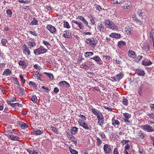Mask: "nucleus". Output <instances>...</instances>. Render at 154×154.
Returning <instances> with one entry per match:
<instances>
[{
	"instance_id": "5701e85b",
	"label": "nucleus",
	"mask_w": 154,
	"mask_h": 154,
	"mask_svg": "<svg viewBox=\"0 0 154 154\" xmlns=\"http://www.w3.org/2000/svg\"><path fill=\"white\" fill-rule=\"evenodd\" d=\"M132 18L133 20L136 21L137 23H138V25L140 26H141L142 25L141 22L138 20L137 18V17L135 15H132Z\"/></svg>"
},
{
	"instance_id": "c85d7f7f",
	"label": "nucleus",
	"mask_w": 154,
	"mask_h": 154,
	"mask_svg": "<svg viewBox=\"0 0 154 154\" xmlns=\"http://www.w3.org/2000/svg\"><path fill=\"white\" fill-rule=\"evenodd\" d=\"M98 124L100 126H101L104 123V117L101 118L98 120Z\"/></svg>"
},
{
	"instance_id": "8fccbe9b",
	"label": "nucleus",
	"mask_w": 154,
	"mask_h": 154,
	"mask_svg": "<svg viewBox=\"0 0 154 154\" xmlns=\"http://www.w3.org/2000/svg\"><path fill=\"white\" fill-rule=\"evenodd\" d=\"M91 111L94 115H97L99 113V111L97 112V110L94 108L92 109Z\"/></svg>"
},
{
	"instance_id": "a878e982",
	"label": "nucleus",
	"mask_w": 154,
	"mask_h": 154,
	"mask_svg": "<svg viewBox=\"0 0 154 154\" xmlns=\"http://www.w3.org/2000/svg\"><path fill=\"white\" fill-rule=\"evenodd\" d=\"M114 60L117 64H120L122 63L121 58L119 57L116 56L115 58L114 59Z\"/></svg>"
},
{
	"instance_id": "69168bd1",
	"label": "nucleus",
	"mask_w": 154,
	"mask_h": 154,
	"mask_svg": "<svg viewBox=\"0 0 154 154\" xmlns=\"http://www.w3.org/2000/svg\"><path fill=\"white\" fill-rule=\"evenodd\" d=\"M96 10L100 12L102 10V8L99 5H97L96 7Z\"/></svg>"
},
{
	"instance_id": "aec40b11",
	"label": "nucleus",
	"mask_w": 154,
	"mask_h": 154,
	"mask_svg": "<svg viewBox=\"0 0 154 154\" xmlns=\"http://www.w3.org/2000/svg\"><path fill=\"white\" fill-rule=\"evenodd\" d=\"M12 73L11 71L8 69H5L3 73V75L6 76L10 75Z\"/></svg>"
},
{
	"instance_id": "b1692460",
	"label": "nucleus",
	"mask_w": 154,
	"mask_h": 154,
	"mask_svg": "<svg viewBox=\"0 0 154 154\" xmlns=\"http://www.w3.org/2000/svg\"><path fill=\"white\" fill-rule=\"evenodd\" d=\"M9 138L11 140L14 141L18 140L19 139V138L18 137L14 135H10Z\"/></svg>"
},
{
	"instance_id": "58836bf2",
	"label": "nucleus",
	"mask_w": 154,
	"mask_h": 154,
	"mask_svg": "<svg viewBox=\"0 0 154 154\" xmlns=\"http://www.w3.org/2000/svg\"><path fill=\"white\" fill-rule=\"evenodd\" d=\"M69 151L72 154H78V152L75 150L73 149L71 147L69 148Z\"/></svg>"
},
{
	"instance_id": "f8f14e48",
	"label": "nucleus",
	"mask_w": 154,
	"mask_h": 154,
	"mask_svg": "<svg viewBox=\"0 0 154 154\" xmlns=\"http://www.w3.org/2000/svg\"><path fill=\"white\" fill-rule=\"evenodd\" d=\"M112 124L114 126H115L116 125H119L120 123L119 121L116 119L115 117L114 116L112 119Z\"/></svg>"
},
{
	"instance_id": "603ef678",
	"label": "nucleus",
	"mask_w": 154,
	"mask_h": 154,
	"mask_svg": "<svg viewBox=\"0 0 154 154\" xmlns=\"http://www.w3.org/2000/svg\"><path fill=\"white\" fill-rule=\"evenodd\" d=\"M86 120L81 119H79V120L78 121V123L79 125L80 126L81 125H82V124L85 123V121Z\"/></svg>"
},
{
	"instance_id": "39448f33",
	"label": "nucleus",
	"mask_w": 154,
	"mask_h": 154,
	"mask_svg": "<svg viewBox=\"0 0 154 154\" xmlns=\"http://www.w3.org/2000/svg\"><path fill=\"white\" fill-rule=\"evenodd\" d=\"M46 28L52 34H55L57 33V29L56 28L51 25H47L46 26Z\"/></svg>"
},
{
	"instance_id": "f257e3e1",
	"label": "nucleus",
	"mask_w": 154,
	"mask_h": 154,
	"mask_svg": "<svg viewBox=\"0 0 154 154\" xmlns=\"http://www.w3.org/2000/svg\"><path fill=\"white\" fill-rule=\"evenodd\" d=\"M85 42L87 44L89 45L93 48H94L97 43L98 41L95 38L92 37L86 39Z\"/></svg>"
},
{
	"instance_id": "7ed1b4c3",
	"label": "nucleus",
	"mask_w": 154,
	"mask_h": 154,
	"mask_svg": "<svg viewBox=\"0 0 154 154\" xmlns=\"http://www.w3.org/2000/svg\"><path fill=\"white\" fill-rule=\"evenodd\" d=\"M105 24L107 25L108 27L111 29L115 30L118 29L117 27L112 21L106 20L105 21Z\"/></svg>"
},
{
	"instance_id": "72a5a7b5",
	"label": "nucleus",
	"mask_w": 154,
	"mask_h": 154,
	"mask_svg": "<svg viewBox=\"0 0 154 154\" xmlns=\"http://www.w3.org/2000/svg\"><path fill=\"white\" fill-rule=\"evenodd\" d=\"M80 126L83 127L85 130H89V128L88 127V124L85 123L82 124V125H81Z\"/></svg>"
},
{
	"instance_id": "412c9836",
	"label": "nucleus",
	"mask_w": 154,
	"mask_h": 154,
	"mask_svg": "<svg viewBox=\"0 0 154 154\" xmlns=\"http://www.w3.org/2000/svg\"><path fill=\"white\" fill-rule=\"evenodd\" d=\"M78 128L75 127H73L70 130V131L72 134H75L78 132Z\"/></svg>"
},
{
	"instance_id": "20e7f679",
	"label": "nucleus",
	"mask_w": 154,
	"mask_h": 154,
	"mask_svg": "<svg viewBox=\"0 0 154 154\" xmlns=\"http://www.w3.org/2000/svg\"><path fill=\"white\" fill-rule=\"evenodd\" d=\"M141 128L143 130L148 132L154 131V128L148 124L142 126Z\"/></svg>"
},
{
	"instance_id": "c9c22d12",
	"label": "nucleus",
	"mask_w": 154,
	"mask_h": 154,
	"mask_svg": "<svg viewBox=\"0 0 154 154\" xmlns=\"http://www.w3.org/2000/svg\"><path fill=\"white\" fill-rule=\"evenodd\" d=\"M43 133V131L40 130L34 131L33 133L36 135H40Z\"/></svg>"
},
{
	"instance_id": "e433bc0d",
	"label": "nucleus",
	"mask_w": 154,
	"mask_h": 154,
	"mask_svg": "<svg viewBox=\"0 0 154 154\" xmlns=\"http://www.w3.org/2000/svg\"><path fill=\"white\" fill-rule=\"evenodd\" d=\"M29 85H31L32 87H34L36 89L37 88V86L34 82L30 81L29 83Z\"/></svg>"
},
{
	"instance_id": "9d476101",
	"label": "nucleus",
	"mask_w": 154,
	"mask_h": 154,
	"mask_svg": "<svg viewBox=\"0 0 154 154\" xmlns=\"http://www.w3.org/2000/svg\"><path fill=\"white\" fill-rule=\"evenodd\" d=\"M135 73L138 75L140 76H143L145 75L144 71L141 69L138 68L136 69Z\"/></svg>"
},
{
	"instance_id": "4c0bfd02",
	"label": "nucleus",
	"mask_w": 154,
	"mask_h": 154,
	"mask_svg": "<svg viewBox=\"0 0 154 154\" xmlns=\"http://www.w3.org/2000/svg\"><path fill=\"white\" fill-rule=\"evenodd\" d=\"M27 44L32 47H33L36 46L35 42L34 41L28 42Z\"/></svg>"
},
{
	"instance_id": "473e14b6",
	"label": "nucleus",
	"mask_w": 154,
	"mask_h": 154,
	"mask_svg": "<svg viewBox=\"0 0 154 154\" xmlns=\"http://www.w3.org/2000/svg\"><path fill=\"white\" fill-rule=\"evenodd\" d=\"M125 30L126 34L128 35L131 34V29L129 26L126 27L125 29Z\"/></svg>"
},
{
	"instance_id": "6ab92c4d",
	"label": "nucleus",
	"mask_w": 154,
	"mask_h": 154,
	"mask_svg": "<svg viewBox=\"0 0 154 154\" xmlns=\"http://www.w3.org/2000/svg\"><path fill=\"white\" fill-rule=\"evenodd\" d=\"M143 49L144 51H148L149 49V45L147 43H144L143 45Z\"/></svg>"
},
{
	"instance_id": "1a4fd4ad",
	"label": "nucleus",
	"mask_w": 154,
	"mask_h": 154,
	"mask_svg": "<svg viewBox=\"0 0 154 154\" xmlns=\"http://www.w3.org/2000/svg\"><path fill=\"white\" fill-rule=\"evenodd\" d=\"M91 59L94 60L99 65H102L103 64L102 61L98 56H95L93 58H91Z\"/></svg>"
},
{
	"instance_id": "e2e57ef3",
	"label": "nucleus",
	"mask_w": 154,
	"mask_h": 154,
	"mask_svg": "<svg viewBox=\"0 0 154 154\" xmlns=\"http://www.w3.org/2000/svg\"><path fill=\"white\" fill-rule=\"evenodd\" d=\"M142 56H139L136 58L135 61L137 62H138L141 59Z\"/></svg>"
},
{
	"instance_id": "3c124183",
	"label": "nucleus",
	"mask_w": 154,
	"mask_h": 154,
	"mask_svg": "<svg viewBox=\"0 0 154 154\" xmlns=\"http://www.w3.org/2000/svg\"><path fill=\"white\" fill-rule=\"evenodd\" d=\"M50 128L51 130L54 132H57L58 131L57 129L54 127L50 126Z\"/></svg>"
},
{
	"instance_id": "f03ea898",
	"label": "nucleus",
	"mask_w": 154,
	"mask_h": 154,
	"mask_svg": "<svg viewBox=\"0 0 154 154\" xmlns=\"http://www.w3.org/2000/svg\"><path fill=\"white\" fill-rule=\"evenodd\" d=\"M47 50L42 46H40L39 48L35 49L34 53L36 55H39L42 54H43L47 52Z\"/></svg>"
},
{
	"instance_id": "f3484780",
	"label": "nucleus",
	"mask_w": 154,
	"mask_h": 154,
	"mask_svg": "<svg viewBox=\"0 0 154 154\" xmlns=\"http://www.w3.org/2000/svg\"><path fill=\"white\" fill-rule=\"evenodd\" d=\"M109 36L112 38H120V34L116 33H112Z\"/></svg>"
},
{
	"instance_id": "2f4dec72",
	"label": "nucleus",
	"mask_w": 154,
	"mask_h": 154,
	"mask_svg": "<svg viewBox=\"0 0 154 154\" xmlns=\"http://www.w3.org/2000/svg\"><path fill=\"white\" fill-rule=\"evenodd\" d=\"M30 24L32 25H37L38 24V22L35 18L34 17L33 20L30 23Z\"/></svg>"
},
{
	"instance_id": "a211bd4d",
	"label": "nucleus",
	"mask_w": 154,
	"mask_h": 154,
	"mask_svg": "<svg viewBox=\"0 0 154 154\" xmlns=\"http://www.w3.org/2000/svg\"><path fill=\"white\" fill-rule=\"evenodd\" d=\"M20 66H22V68L24 69L26 67V65L25 63V61L21 60L18 62Z\"/></svg>"
},
{
	"instance_id": "6e6d98bb",
	"label": "nucleus",
	"mask_w": 154,
	"mask_h": 154,
	"mask_svg": "<svg viewBox=\"0 0 154 154\" xmlns=\"http://www.w3.org/2000/svg\"><path fill=\"white\" fill-rule=\"evenodd\" d=\"M96 116L98 120L99 119L101 118H102L103 117V115L100 111H99V113Z\"/></svg>"
},
{
	"instance_id": "09e8293b",
	"label": "nucleus",
	"mask_w": 154,
	"mask_h": 154,
	"mask_svg": "<svg viewBox=\"0 0 154 154\" xmlns=\"http://www.w3.org/2000/svg\"><path fill=\"white\" fill-rule=\"evenodd\" d=\"M123 118H131V114L128 113H123Z\"/></svg>"
},
{
	"instance_id": "680f3d73",
	"label": "nucleus",
	"mask_w": 154,
	"mask_h": 154,
	"mask_svg": "<svg viewBox=\"0 0 154 154\" xmlns=\"http://www.w3.org/2000/svg\"><path fill=\"white\" fill-rule=\"evenodd\" d=\"M147 115L149 116L151 119H154V114L153 113H148Z\"/></svg>"
},
{
	"instance_id": "5fc2aeb1",
	"label": "nucleus",
	"mask_w": 154,
	"mask_h": 154,
	"mask_svg": "<svg viewBox=\"0 0 154 154\" xmlns=\"http://www.w3.org/2000/svg\"><path fill=\"white\" fill-rule=\"evenodd\" d=\"M28 125L26 123H23L21 125V127L22 129H24L28 128Z\"/></svg>"
},
{
	"instance_id": "cd10ccee",
	"label": "nucleus",
	"mask_w": 154,
	"mask_h": 154,
	"mask_svg": "<svg viewBox=\"0 0 154 154\" xmlns=\"http://www.w3.org/2000/svg\"><path fill=\"white\" fill-rule=\"evenodd\" d=\"M122 104L126 106L128 105V100L125 98H123L122 99Z\"/></svg>"
},
{
	"instance_id": "864d4df0",
	"label": "nucleus",
	"mask_w": 154,
	"mask_h": 154,
	"mask_svg": "<svg viewBox=\"0 0 154 154\" xmlns=\"http://www.w3.org/2000/svg\"><path fill=\"white\" fill-rule=\"evenodd\" d=\"M124 122L128 125H131V122L129 119H123Z\"/></svg>"
},
{
	"instance_id": "4468645a",
	"label": "nucleus",
	"mask_w": 154,
	"mask_h": 154,
	"mask_svg": "<svg viewBox=\"0 0 154 154\" xmlns=\"http://www.w3.org/2000/svg\"><path fill=\"white\" fill-rule=\"evenodd\" d=\"M72 22L76 24L77 27H79L80 29H82L84 28V26L82 24V23L81 22H78L77 21L75 20H73Z\"/></svg>"
},
{
	"instance_id": "13d9d810",
	"label": "nucleus",
	"mask_w": 154,
	"mask_h": 154,
	"mask_svg": "<svg viewBox=\"0 0 154 154\" xmlns=\"http://www.w3.org/2000/svg\"><path fill=\"white\" fill-rule=\"evenodd\" d=\"M80 67V68H84L85 69H86L88 67L87 65L83 63L81 65Z\"/></svg>"
},
{
	"instance_id": "ddd939ff",
	"label": "nucleus",
	"mask_w": 154,
	"mask_h": 154,
	"mask_svg": "<svg viewBox=\"0 0 154 154\" xmlns=\"http://www.w3.org/2000/svg\"><path fill=\"white\" fill-rule=\"evenodd\" d=\"M128 54L130 58L133 59H134L137 57L136 53L132 50H129L128 51Z\"/></svg>"
},
{
	"instance_id": "423d86ee",
	"label": "nucleus",
	"mask_w": 154,
	"mask_h": 154,
	"mask_svg": "<svg viewBox=\"0 0 154 154\" xmlns=\"http://www.w3.org/2000/svg\"><path fill=\"white\" fill-rule=\"evenodd\" d=\"M72 135V134H71L69 132L66 131V135L68 139L73 142L76 145V143H77V141L75 140V138Z\"/></svg>"
},
{
	"instance_id": "7c9ffc66",
	"label": "nucleus",
	"mask_w": 154,
	"mask_h": 154,
	"mask_svg": "<svg viewBox=\"0 0 154 154\" xmlns=\"http://www.w3.org/2000/svg\"><path fill=\"white\" fill-rule=\"evenodd\" d=\"M94 54V53L92 52H87L85 53V56L87 57H91Z\"/></svg>"
},
{
	"instance_id": "c756f323",
	"label": "nucleus",
	"mask_w": 154,
	"mask_h": 154,
	"mask_svg": "<svg viewBox=\"0 0 154 154\" xmlns=\"http://www.w3.org/2000/svg\"><path fill=\"white\" fill-rule=\"evenodd\" d=\"M27 151L29 154H37L38 153L36 150L34 149L31 150L29 149H28L27 150Z\"/></svg>"
},
{
	"instance_id": "49530a36",
	"label": "nucleus",
	"mask_w": 154,
	"mask_h": 154,
	"mask_svg": "<svg viewBox=\"0 0 154 154\" xmlns=\"http://www.w3.org/2000/svg\"><path fill=\"white\" fill-rule=\"evenodd\" d=\"M6 13L7 15L10 17H11L12 15V12L11 9H8L6 10Z\"/></svg>"
},
{
	"instance_id": "4d7b16f0",
	"label": "nucleus",
	"mask_w": 154,
	"mask_h": 154,
	"mask_svg": "<svg viewBox=\"0 0 154 154\" xmlns=\"http://www.w3.org/2000/svg\"><path fill=\"white\" fill-rule=\"evenodd\" d=\"M28 32L33 35L35 36H37V34L35 31H29Z\"/></svg>"
},
{
	"instance_id": "338daca9",
	"label": "nucleus",
	"mask_w": 154,
	"mask_h": 154,
	"mask_svg": "<svg viewBox=\"0 0 154 154\" xmlns=\"http://www.w3.org/2000/svg\"><path fill=\"white\" fill-rule=\"evenodd\" d=\"M33 67L36 70L40 69V66L37 64H35L33 66Z\"/></svg>"
},
{
	"instance_id": "0e129e2a",
	"label": "nucleus",
	"mask_w": 154,
	"mask_h": 154,
	"mask_svg": "<svg viewBox=\"0 0 154 154\" xmlns=\"http://www.w3.org/2000/svg\"><path fill=\"white\" fill-rule=\"evenodd\" d=\"M99 134L101 137L102 139H105L106 138V136L103 132H100Z\"/></svg>"
},
{
	"instance_id": "9b49d317",
	"label": "nucleus",
	"mask_w": 154,
	"mask_h": 154,
	"mask_svg": "<svg viewBox=\"0 0 154 154\" xmlns=\"http://www.w3.org/2000/svg\"><path fill=\"white\" fill-rule=\"evenodd\" d=\"M65 33L63 35V36L65 38H72V36L71 32L69 30H66L65 31Z\"/></svg>"
},
{
	"instance_id": "dca6fc26",
	"label": "nucleus",
	"mask_w": 154,
	"mask_h": 154,
	"mask_svg": "<svg viewBox=\"0 0 154 154\" xmlns=\"http://www.w3.org/2000/svg\"><path fill=\"white\" fill-rule=\"evenodd\" d=\"M145 134L140 131L137 133V137L139 139H143L145 137Z\"/></svg>"
},
{
	"instance_id": "ea45409f",
	"label": "nucleus",
	"mask_w": 154,
	"mask_h": 154,
	"mask_svg": "<svg viewBox=\"0 0 154 154\" xmlns=\"http://www.w3.org/2000/svg\"><path fill=\"white\" fill-rule=\"evenodd\" d=\"M63 27L67 29L70 28V26L68 23L67 21H64L63 24Z\"/></svg>"
},
{
	"instance_id": "37998d69",
	"label": "nucleus",
	"mask_w": 154,
	"mask_h": 154,
	"mask_svg": "<svg viewBox=\"0 0 154 154\" xmlns=\"http://www.w3.org/2000/svg\"><path fill=\"white\" fill-rule=\"evenodd\" d=\"M96 140L97 141V146H100L102 143L101 139L99 137H97L96 139Z\"/></svg>"
},
{
	"instance_id": "774afa93",
	"label": "nucleus",
	"mask_w": 154,
	"mask_h": 154,
	"mask_svg": "<svg viewBox=\"0 0 154 154\" xmlns=\"http://www.w3.org/2000/svg\"><path fill=\"white\" fill-rule=\"evenodd\" d=\"M65 83H66V81H62L61 82L59 83V84L60 86H63L65 85Z\"/></svg>"
},
{
	"instance_id": "f704fd0d",
	"label": "nucleus",
	"mask_w": 154,
	"mask_h": 154,
	"mask_svg": "<svg viewBox=\"0 0 154 154\" xmlns=\"http://www.w3.org/2000/svg\"><path fill=\"white\" fill-rule=\"evenodd\" d=\"M44 74H46L51 80H52L54 79V76L53 74L52 73H51L45 72H44Z\"/></svg>"
},
{
	"instance_id": "79ce46f5",
	"label": "nucleus",
	"mask_w": 154,
	"mask_h": 154,
	"mask_svg": "<svg viewBox=\"0 0 154 154\" xmlns=\"http://www.w3.org/2000/svg\"><path fill=\"white\" fill-rule=\"evenodd\" d=\"M90 24L91 25L93 26L95 24V22L94 20V18L93 17H91L90 18Z\"/></svg>"
},
{
	"instance_id": "bb28decb",
	"label": "nucleus",
	"mask_w": 154,
	"mask_h": 154,
	"mask_svg": "<svg viewBox=\"0 0 154 154\" xmlns=\"http://www.w3.org/2000/svg\"><path fill=\"white\" fill-rule=\"evenodd\" d=\"M126 43L123 41H121L118 42V45L119 48L122 47L123 46L126 45Z\"/></svg>"
},
{
	"instance_id": "c03bdc74",
	"label": "nucleus",
	"mask_w": 154,
	"mask_h": 154,
	"mask_svg": "<svg viewBox=\"0 0 154 154\" xmlns=\"http://www.w3.org/2000/svg\"><path fill=\"white\" fill-rule=\"evenodd\" d=\"M13 105V107H16L17 109H18V107L21 106V105L20 104H19L18 103H14V104H12Z\"/></svg>"
},
{
	"instance_id": "4be33fe9",
	"label": "nucleus",
	"mask_w": 154,
	"mask_h": 154,
	"mask_svg": "<svg viewBox=\"0 0 154 154\" xmlns=\"http://www.w3.org/2000/svg\"><path fill=\"white\" fill-rule=\"evenodd\" d=\"M152 64V63L150 60L143 61L142 64L145 66H149Z\"/></svg>"
},
{
	"instance_id": "052dcab7",
	"label": "nucleus",
	"mask_w": 154,
	"mask_h": 154,
	"mask_svg": "<svg viewBox=\"0 0 154 154\" xmlns=\"http://www.w3.org/2000/svg\"><path fill=\"white\" fill-rule=\"evenodd\" d=\"M8 41L7 39H2L1 40V43L2 44L3 46H4L5 45V44Z\"/></svg>"
},
{
	"instance_id": "a18cd8bd",
	"label": "nucleus",
	"mask_w": 154,
	"mask_h": 154,
	"mask_svg": "<svg viewBox=\"0 0 154 154\" xmlns=\"http://www.w3.org/2000/svg\"><path fill=\"white\" fill-rule=\"evenodd\" d=\"M31 100L34 103H36L37 101V98L35 95H33L31 98Z\"/></svg>"
},
{
	"instance_id": "393cba45",
	"label": "nucleus",
	"mask_w": 154,
	"mask_h": 154,
	"mask_svg": "<svg viewBox=\"0 0 154 154\" xmlns=\"http://www.w3.org/2000/svg\"><path fill=\"white\" fill-rule=\"evenodd\" d=\"M29 48L31 49V47H29L27 48L23 51V53L25 54H27L29 56L30 55V51L29 49Z\"/></svg>"
},
{
	"instance_id": "6e6552de",
	"label": "nucleus",
	"mask_w": 154,
	"mask_h": 154,
	"mask_svg": "<svg viewBox=\"0 0 154 154\" xmlns=\"http://www.w3.org/2000/svg\"><path fill=\"white\" fill-rule=\"evenodd\" d=\"M103 149L104 152L106 153L109 154L111 152V147L108 144H106L104 145Z\"/></svg>"
},
{
	"instance_id": "0eeeda50",
	"label": "nucleus",
	"mask_w": 154,
	"mask_h": 154,
	"mask_svg": "<svg viewBox=\"0 0 154 154\" xmlns=\"http://www.w3.org/2000/svg\"><path fill=\"white\" fill-rule=\"evenodd\" d=\"M124 76V74L122 73H120L116 75V76L112 77L111 78L113 81H119Z\"/></svg>"
},
{
	"instance_id": "2eb2a0df",
	"label": "nucleus",
	"mask_w": 154,
	"mask_h": 154,
	"mask_svg": "<svg viewBox=\"0 0 154 154\" xmlns=\"http://www.w3.org/2000/svg\"><path fill=\"white\" fill-rule=\"evenodd\" d=\"M98 30L100 32H103L104 31V26L101 23H98L97 24Z\"/></svg>"
},
{
	"instance_id": "a19ab883",
	"label": "nucleus",
	"mask_w": 154,
	"mask_h": 154,
	"mask_svg": "<svg viewBox=\"0 0 154 154\" xmlns=\"http://www.w3.org/2000/svg\"><path fill=\"white\" fill-rule=\"evenodd\" d=\"M122 2V0H112V3L113 4H119Z\"/></svg>"
},
{
	"instance_id": "de8ad7c7",
	"label": "nucleus",
	"mask_w": 154,
	"mask_h": 154,
	"mask_svg": "<svg viewBox=\"0 0 154 154\" xmlns=\"http://www.w3.org/2000/svg\"><path fill=\"white\" fill-rule=\"evenodd\" d=\"M154 29H152L150 31L149 35V37L150 38H154Z\"/></svg>"
},
{
	"instance_id": "bf43d9fd",
	"label": "nucleus",
	"mask_w": 154,
	"mask_h": 154,
	"mask_svg": "<svg viewBox=\"0 0 154 154\" xmlns=\"http://www.w3.org/2000/svg\"><path fill=\"white\" fill-rule=\"evenodd\" d=\"M20 77L21 79V81L22 83H25V80L24 79V76L23 75H20Z\"/></svg>"
}]
</instances>
